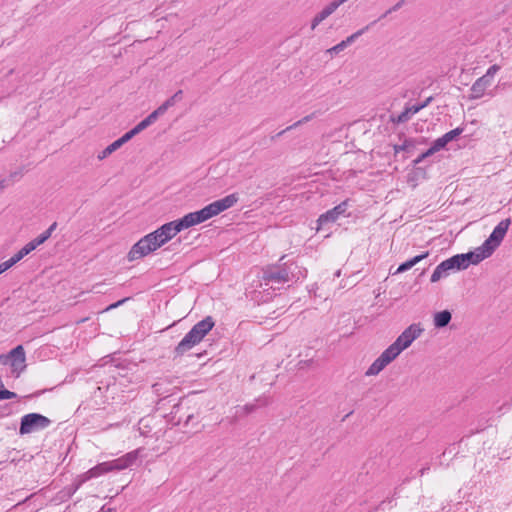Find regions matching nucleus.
I'll return each mask as SVG.
<instances>
[{"mask_svg":"<svg viewBox=\"0 0 512 512\" xmlns=\"http://www.w3.org/2000/svg\"><path fill=\"white\" fill-rule=\"evenodd\" d=\"M285 258L284 255L277 263L262 268L260 287L264 291L280 289L285 283L297 282L307 277L308 271L305 267L293 260L284 261Z\"/></svg>","mask_w":512,"mask_h":512,"instance_id":"nucleus-1","label":"nucleus"},{"mask_svg":"<svg viewBox=\"0 0 512 512\" xmlns=\"http://www.w3.org/2000/svg\"><path fill=\"white\" fill-rule=\"evenodd\" d=\"M509 225L510 219H504L500 221L493 229L490 236L483 242L480 247L476 248L475 251L454 255L453 258L458 266V269L464 270L468 268L470 264L476 265L484 259L490 257L503 241L508 231Z\"/></svg>","mask_w":512,"mask_h":512,"instance_id":"nucleus-2","label":"nucleus"},{"mask_svg":"<svg viewBox=\"0 0 512 512\" xmlns=\"http://www.w3.org/2000/svg\"><path fill=\"white\" fill-rule=\"evenodd\" d=\"M424 329L420 324H411L407 327L397 339L386 348L380 356L370 365L365 372L366 376L378 375L383 369L386 368L392 361H394L400 353L408 348L412 342L417 339Z\"/></svg>","mask_w":512,"mask_h":512,"instance_id":"nucleus-3","label":"nucleus"},{"mask_svg":"<svg viewBox=\"0 0 512 512\" xmlns=\"http://www.w3.org/2000/svg\"><path fill=\"white\" fill-rule=\"evenodd\" d=\"M239 200L238 194L232 193L222 199L216 200L204 208L190 212L183 216L187 228L203 223L221 212L233 207Z\"/></svg>","mask_w":512,"mask_h":512,"instance_id":"nucleus-4","label":"nucleus"},{"mask_svg":"<svg viewBox=\"0 0 512 512\" xmlns=\"http://www.w3.org/2000/svg\"><path fill=\"white\" fill-rule=\"evenodd\" d=\"M214 325L215 322L211 316H207L203 320L197 322L175 347V356H183L186 352L199 344L212 330Z\"/></svg>","mask_w":512,"mask_h":512,"instance_id":"nucleus-5","label":"nucleus"},{"mask_svg":"<svg viewBox=\"0 0 512 512\" xmlns=\"http://www.w3.org/2000/svg\"><path fill=\"white\" fill-rule=\"evenodd\" d=\"M198 415L197 409L191 407L190 401L187 398H183L178 404L174 405L171 411V421L174 425L183 424L184 427H188L193 420L195 415Z\"/></svg>","mask_w":512,"mask_h":512,"instance_id":"nucleus-6","label":"nucleus"},{"mask_svg":"<svg viewBox=\"0 0 512 512\" xmlns=\"http://www.w3.org/2000/svg\"><path fill=\"white\" fill-rule=\"evenodd\" d=\"M51 420L38 413H29L21 418L19 433L21 435L43 430L49 427Z\"/></svg>","mask_w":512,"mask_h":512,"instance_id":"nucleus-7","label":"nucleus"},{"mask_svg":"<svg viewBox=\"0 0 512 512\" xmlns=\"http://www.w3.org/2000/svg\"><path fill=\"white\" fill-rule=\"evenodd\" d=\"M4 364H8L11 366L12 373L18 377L21 372L26 368V356L25 351L22 345H18L13 348L8 355L1 356L0 359H3Z\"/></svg>","mask_w":512,"mask_h":512,"instance_id":"nucleus-8","label":"nucleus"},{"mask_svg":"<svg viewBox=\"0 0 512 512\" xmlns=\"http://www.w3.org/2000/svg\"><path fill=\"white\" fill-rule=\"evenodd\" d=\"M143 448H138L133 451H130L126 453L125 455L111 460L107 461L109 471H122L124 469H127L135 464V462L139 459V457L142 456Z\"/></svg>","mask_w":512,"mask_h":512,"instance_id":"nucleus-9","label":"nucleus"},{"mask_svg":"<svg viewBox=\"0 0 512 512\" xmlns=\"http://www.w3.org/2000/svg\"><path fill=\"white\" fill-rule=\"evenodd\" d=\"M152 252H154V249L152 248L147 235H145L131 247L127 254V259L132 262L141 259Z\"/></svg>","mask_w":512,"mask_h":512,"instance_id":"nucleus-10","label":"nucleus"},{"mask_svg":"<svg viewBox=\"0 0 512 512\" xmlns=\"http://www.w3.org/2000/svg\"><path fill=\"white\" fill-rule=\"evenodd\" d=\"M459 270L458 266L453 258L450 257L449 259H446L442 261L439 265L436 266L435 270L433 271L431 275L430 281L432 283L438 282L442 278H446L451 271Z\"/></svg>","mask_w":512,"mask_h":512,"instance_id":"nucleus-11","label":"nucleus"},{"mask_svg":"<svg viewBox=\"0 0 512 512\" xmlns=\"http://www.w3.org/2000/svg\"><path fill=\"white\" fill-rule=\"evenodd\" d=\"M432 100H433V97H428L425 101H423L420 104L406 106L405 109L396 118H392V121L397 124L407 122L411 118L412 115L418 113L420 110L427 107L431 103Z\"/></svg>","mask_w":512,"mask_h":512,"instance_id":"nucleus-12","label":"nucleus"},{"mask_svg":"<svg viewBox=\"0 0 512 512\" xmlns=\"http://www.w3.org/2000/svg\"><path fill=\"white\" fill-rule=\"evenodd\" d=\"M167 241H170L177 233L187 229L183 218L163 224L158 228Z\"/></svg>","mask_w":512,"mask_h":512,"instance_id":"nucleus-13","label":"nucleus"},{"mask_svg":"<svg viewBox=\"0 0 512 512\" xmlns=\"http://www.w3.org/2000/svg\"><path fill=\"white\" fill-rule=\"evenodd\" d=\"M375 22L376 21L372 22L371 24H369V25L361 28L360 30L356 31L355 33L351 34L345 40L341 41L337 45L328 49L327 53H329L331 55L340 53L346 47H348L350 44H352L356 39H358L361 35H363L366 31H368L370 26L373 25Z\"/></svg>","mask_w":512,"mask_h":512,"instance_id":"nucleus-14","label":"nucleus"},{"mask_svg":"<svg viewBox=\"0 0 512 512\" xmlns=\"http://www.w3.org/2000/svg\"><path fill=\"white\" fill-rule=\"evenodd\" d=\"M182 94V90H178L173 96L162 103L156 110L150 113L148 117L154 123L159 116L163 115L170 107L174 106L177 101L182 99Z\"/></svg>","mask_w":512,"mask_h":512,"instance_id":"nucleus-15","label":"nucleus"},{"mask_svg":"<svg viewBox=\"0 0 512 512\" xmlns=\"http://www.w3.org/2000/svg\"><path fill=\"white\" fill-rule=\"evenodd\" d=\"M152 120L147 116L145 119L140 121L133 129L126 132L124 135H122L119 139L116 141L119 143L120 146L127 143L129 140H131L135 135L139 134L146 128H148L150 125H152Z\"/></svg>","mask_w":512,"mask_h":512,"instance_id":"nucleus-16","label":"nucleus"},{"mask_svg":"<svg viewBox=\"0 0 512 512\" xmlns=\"http://www.w3.org/2000/svg\"><path fill=\"white\" fill-rule=\"evenodd\" d=\"M347 210V201L341 202L339 205L335 206L333 209L327 211L322 214L318 221L320 224H325L328 222H335L340 215H343Z\"/></svg>","mask_w":512,"mask_h":512,"instance_id":"nucleus-17","label":"nucleus"},{"mask_svg":"<svg viewBox=\"0 0 512 512\" xmlns=\"http://www.w3.org/2000/svg\"><path fill=\"white\" fill-rule=\"evenodd\" d=\"M338 7L339 5L337 4V2L335 0H332L312 19L311 29L314 30L322 21H324L327 17L333 14Z\"/></svg>","mask_w":512,"mask_h":512,"instance_id":"nucleus-18","label":"nucleus"},{"mask_svg":"<svg viewBox=\"0 0 512 512\" xmlns=\"http://www.w3.org/2000/svg\"><path fill=\"white\" fill-rule=\"evenodd\" d=\"M491 84H492V82L489 81L487 78H485L483 76L478 78L473 83V85H472V87L470 89V91H471L470 98L471 99H479V98H481L484 95L486 89L488 87H490Z\"/></svg>","mask_w":512,"mask_h":512,"instance_id":"nucleus-19","label":"nucleus"},{"mask_svg":"<svg viewBox=\"0 0 512 512\" xmlns=\"http://www.w3.org/2000/svg\"><path fill=\"white\" fill-rule=\"evenodd\" d=\"M428 256H429V252L426 251V252H424L422 254H419V255H417V256H415V257L405 261L404 263L399 265V267L397 268L395 274L403 273V272L411 269L413 266H415L417 263H419L423 259H426Z\"/></svg>","mask_w":512,"mask_h":512,"instance_id":"nucleus-20","label":"nucleus"},{"mask_svg":"<svg viewBox=\"0 0 512 512\" xmlns=\"http://www.w3.org/2000/svg\"><path fill=\"white\" fill-rule=\"evenodd\" d=\"M452 315L448 310H443L435 313L434 326L436 328L446 327L451 321Z\"/></svg>","mask_w":512,"mask_h":512,"instance_id":"nucleus-21","label":"nucleus"},{"mask_svg":"<svg viewBox=\"0 0 512 512\" xmlns=\"http://www.w3.org/2000/svg\"><path fill=\"white\" fill-rule=\"evenodd\" d=\"M147 237L154 251L168 242L167 239L163 237L159 229L147 234Z\"/></svg>","mask_w":512,"mask_h":512,"instance_id":"nucleus-22","label":"nucleus"},{"mask_svg":"<svg viewBox=\"0 0 512 512\" xmlns=\"http://www.w3.org/2000/svg\"><path fill=\"white\" fill-rule=\"evenodd\" d=\"M57 223L54 222L50 225V227L41 233L38 237L31 240L30 243L33 245V248L36 249L39 245L43 244L46 240H48L51 237L52 232L56 229Z\"/></svg>","mask_w":512,"mask_h":512,"instance_id":"nucleus-23","label":"nucleus"},{"mask_svg":"<svg viewBox=\"0 0 512 512\" xmlns=\"http://www.w3.org/2000/svg\"><path fill=\"white\" fill-rule=\"evenodd\" d=\"M109 467L107 461L102 462L94 466L88 471L90 478H97L103 474L109 473Z\"/></svg>","mask_w":512,"mask_h":512,"instance_id":"nucleus-24","label":"nucleus"},{"mask_svg":"<svg viewBox=\"0 0 512 512\" xmlns=\"http://www.w3.org/2000/svg\"><path fill=\"white\" fill-rule=\"evenodd\" d=\"M121 146L119 145V143L117 141H114L113 143H111L110 145H108L103 151H101L97 158L99 160H103L105 159L107 156H109L111 153H113L114 151H116L117 149H119Z\"/></svg>","mask_w":512,"mask_h":512,"instance_id":"nucleus-25","label":"nucleus"},{"mask_svg":"<svg viewBox=\"0 0 512 512\" xmlns=\"http://www.w3.org/2000/svg\"><path fill=\"white\" fill-rule=\"evenodd\" d=\"M33 250H35L33 248V245L28 242L26 245H24L16 254H14V258L16 259L17 262H19L20 260H22L26 255H28L30 252H32Z\"/></svg>","mask_w":512,"mask_h":512,"instance_id":"nucleus-26","label":"nucleus"},{"mask_svg":"<svg viewBox=\"0 0 512 512\" xmlns=\"http://www.w3.org/2000/svg\"><path fill=\"white\" fill-rule=\"evenodd\" d=\"M464 131L463 127H457L447 133H445L443 136L446 139L447 143L455 140L458 136H460Z\"/></svg>","mask_w":512,"mask_h":512,"instance_id":"nucleus-27","label":"nucleus"},{"mask_svg":"<svg viewBox=\"0 0 512 512\" xmlns=\"http://www.w3.org/2000/svg\"><path fill=\"white\" fill-rule=\"evenodd\" d=\"M412 147H414L413 140L405 139L402 144L394 145V151H395V153H399L401 151H408Z\"/></svg>","mask_w":512,"mask_h":512,"instance_id":"nucleus-28","label":"nucleus"},{"mask_svg":"<svg viewBox=\"0 0 512 512\" xmlns=\"http://www.w3.org/2000/svg\"><path fill=\"white\" fill-rule=\"evenodd\" d=\"M268 404V400L265 398V399H257L256 400V404H246L244 406V409L246 411V413H251L253 412L257 407H260V406H265Z\"/></svg>","mask_w":512,"mask_h":512,"instance_id":"nucleus-29","label":"nucleus"},{"mask_svg":"<svg viewBox=\"0 0 512 512\" xmlns=\"http://www.w3.org/2000/svg\"><path fill=\"white\" fill-rule=\"evenodd\" d=\"M447 144H448V143H447L446 139L444 138V136H441V137H439L438 139H436V140L432 143L431 147H432L436 152H438V151H440L441 149L445 148Z\"/></svg>","mask_w":512,"mask_h":512,"instance_id":"nucleus-30","label":"nucleus"},{"mask_svg":"<svg viewBox=\"0 0 512 512\" xmlns=\"http://www.w3.org/2000/svg\"><path fill=\"white\" fill-rule=\"evenodd\" d=\"M314 117V114H310V115H307L305 117H303L302 119L298 120L297 122H295L294 124L288 126L286 128V130H292V129H295L297 127H299L300 125L302 124H305L307 122H309L310 120H312Z\"/></svg>","mask_w":512,"mask_h":512,"instance_id":"nucleus-31","label":"nucleus"},{"mask_svg":"<svg viewBox=\"0 0 512 512\" xmlns=\"http://www.w3.org/2000/svg\"><path fill=\"white\" fill-rule=\"evenodd\" d=\"M16 263H18L16 261V259L14 258V256H12L10 259L2 262L0 264V273L2 274L3 272H5L6 270H8L9 268H11L12 266H14Z\"/></svg>","mask_w":512,"mask_h":512,"instance_id":"nucleus-32","label":"nucleus"},{"mask_svg":"<svg viewBox=\"0 0 512 512\" xmlns=\"http://www.w3.org/2000/svg\"><path fill=\"white\" fill-rule=\"evenodd\" d=\"M500 70V66L499 65H492L488 68L487 72L483 75V77L487 78L489 81L492 82V79L494 77V75Z\"/></svg>","mask_w":512,"mask_h":512,"instance_id":"nucleus-33","label":"nucleus"},{"mask_svg":"<svg viewBox=\"0 0 512 512\" xmlns=\"http://www.w3.org/2000/svg\"><path fill=\"white\" fill-rule=\"evenodd\" d=\"M405 4V0L398 1L393 7L388 9L379 19L385 18L387 15H389L392 12H395L399 10L403 5Z\"/></svg>","mask_w":512,"mask_h":512,"instance_id":"nucleus-34","label":"nucleus"},{"mask_svg":"<svg viewBox=\"0 0 512 512\" xmlns=\"http://www.w3.org/2000/svg\"><path fill=\"white\" fill-rule=\"evenodd\" d=\"M16 397H17V394L12 392V391H9V390H6V389L0 390V400H3V399H13V398H16Z\"/></svg>","mask_w":512,"mask_h":512,"instance_id":"nucleus-35","label":"nucleus"},{"mask_svg":"<svg viewBox=\"0 0 512 512\" xmlns=\"http://www.w3.org/2000/svg\"><path fill=\"white\" fill-rule=\"evenodd\" d=\"M392 499H386L381 501L377 506H375L370 512H378L379 510H385L387 504H392Z\"/></svg>","mask_w":512,"mask_h":512,"instance_id":"nucleus-36","label":"nucleus"},{"mask_svg":"<svg viewBox=\"0 0 512 512\" xmlns=\"http://www.w3.org/2000/svg\"><path fill=\"white\" fill-rule=\"evenodd\" d=\"M127 299H128V298H124V299H122V300H119V301H117L116 303L111 304L107 309L109 310V309L117 308V307H119L120 305H122L124 302H126V301H127Z\"/></svg>","mask_w":512,"mask_h":512,"instance_id":"nucleus-37","label":"nucleus"},{"mask_svg":"<svg viewBox=\"0 0 512 512\" xmlns=\"http://www.w3.org/2000/svg\"><path fill=\"white\" fill-rule=\"evenodd\" d=\"M434 153H436V151L432 147H430L428 150H426L422 154H423V157L427 158V157L433 155Z\"/></svg>","mask_w":512,"mask_h":512,"instance_id":"nucleus-38","label":"nucleus"},{"mask_svg":"<svg viewBox=\"0 0 512 512\" xmlns=\"http://www.w3.org/2000/svg\"><path fill=\"white\" fill-rule=\"evenodd\" d=\"M424 159H426L425 157H423V154H420L415 160H414V164H419L421 163Z\"/></svg>","mask_w":512,"mask_h":512,"instance_id":"nucleus-39","label":"nucleus"},{"mask_svg":"<svg viewBox=\"0 0 512 512\" xmlns=\"http://www.w3.org/2000/svg\"><path fill=\"white\" fill-rule=\"evenodd\" d=\"M98 512H113L112 508H106L105 506H102L101 509Z\"/></svg>","mask_w":512,"mask_h":512,"instance_id":"nucleus-40","label":"nucleus"},{"mask_svg":"<svg viewBox=\"0 0 512 512\" xmlns=\"http://www.w3.org/2000/svg\"><path fill=\"white\" fill-rule=\"evenodd\" d=\"M288 130L284 129L282 131H280L279 133H277L275 136L272 137V139H274L275 137H280L282 136L284 133H286Z\"/></svg>","mask_w":512,"mask_h":512,"instance_id":"nucleus-41","label":"nucleus"},{"mask_svg":"<svg viewBox=\"0 0 512 512\" xmlns=\"http://www.w3.org/2000/svg\"><path fill=\"white\" fill-rule=\"evenodd\" d=\"M160 383H156L153 385V388L156 392H159Z\"/></svg>","mask_w":512,"mask_h":512,"instance_id":"nucleus-42","label":"nucleus"},{"mask_svg":"<svg viewBox=\"0 0 512 512\" xmlns=\"http://www.w3.org/2000/svg\"><path fill=\"white\" fill-rule=\"evenodd\" d=\"M335 1L340 6V5L344 4L345 2H347L348 0H335Z\"/></svg>","mask_w":512,"mask_h":512,"instance_id":"nucleus-43","label":"nucleus"},{"mask_svg":"<svg viewBox=\"0 0 512 512\" xmlns=\"http://www.w3.org/2000/svg\"><path fill=\"white\" fill-rule=\"evenodd\" d=\"M428 469H429V468H422V469L420 470V475H421V476H422V475H424V473H425Z\"/></svg>","mask_w":512,"mask_h":512,"instance_id":"nucleus-44","label":"nucleus"},{"mask_svg":"<svg viewBox=\"0 0 512 512\" xmlns=\"http://www.w3.org/2000/svg\"><path fill=\"white\" fill-rule=\"evenodd\" d=\"M6 187V183L5 181H0V188H5Z\"/></svg>","mask_w":512,"mask_h":512,"instance_id":"nucleus-45","label":"nucleus"}]
</instances>
